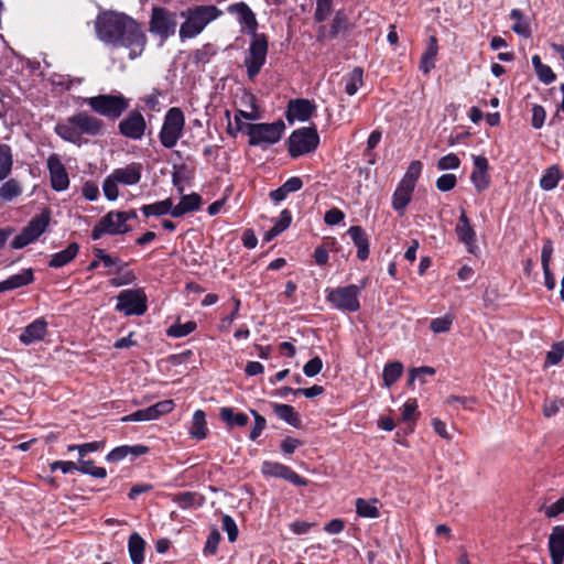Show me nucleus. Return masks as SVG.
I'll return each instance as SVG.
<instances>
[{"label":"nucleus","instance_id":"nucleus-41","mask_svg":"<svg viewBox=\"0 0 564 564\" xmlns=\"http://www.w3.org/2000/svg\"><path fill=\"white\" fill-rule=\"evenodd\" d=\"M377 500L368 501L362 498L356 500V512L359 517L376 519L380 516L379 509L376 506Z\"/></svg>","mask_w":564,"mask_h":564},{"label":"nucleus","instance_id":"nucleus-33","mask_svg":"<svg viewBox=\"0 0 564 564\" xmlns=\"http://www.w3.org/2000/svg\"><path fill=\"white\" fill-rule=\"evenodd\" d=\"M562 177L563 175L558 165H551L545 170L540 178V187L544 191H552L557 186Z\"/></svg>","mask_w":564,"mask_h":564},{"label":"nucleus","instance_id":"nucleus-18","mask_svg":"<svg viewBox=\"0 0 564 564\" xmlns=\"http://www.w3.org/2000/svg\"><path fill=\"white\" fill-rule=\"evenodd\" d=\"M47 167L51 176V184L55 191H64L68 187L69 178L65 166L62 164L57 154H52L47 159Z\"/></svg>","mask_w":564,"mask_h":564},{"label":"nucleus","instance_id":"nucleus-1","mask_svg":"<svg viewBox=\"0 0 564 564\" xmlns=\"http://www.w3.org/2000/svg\"><path fill=\"white\" fill-rule=\"evenodd\" d=\"M96 33L108 45L126 47L130 58L141 55L147 44V36L140 24L124 13L102 12L96 20Z\"/></svg>","mask_w":564,"mask_h":564},{"label":"nucleus","instance_id":"nucleus-37","mask_svg":"<svg viewBox=\"0 0 564 564\" xmlns=\"http://www.w3.org/2000/svg\"><path fill=\"white\" fill-rule=\"evenodd\" d=\"M403 373V365L400 361H392L384 366L382 378L383 386L390 388Z\"/></svg>","mask_w":564,"mask_h":564},{"label":"nucleus","instance_id":"nucleus-45","mask_svg":"<svg viewBox=\"0 0 564 564\" xmlns=\"http://www.w3.org/2000/svg\"><path fill=\"white\" fill-rule=\"evenodd\" d=\"M196 328V323L193 321H188L184 324H174L170 326L166 330L167 336L174 337V338H181L184 337L192 332H194Z\"/></svg>","mask_w":564,"mask_h":564},{"label":"nucleus","instance_id":"nucleus-55","mask_svg":"<svg viewBox=\"0 0 564 564\" xmlns=\"http://www.w3.org/2000/svg\"><path fill=\"white\" fill-rule=\"evenodd\" d=\"M456 176L454 174L447 173L441 175L436 181V187L441 192H448L453 189L456 185Z\"/></svg>","mask_w":564,"mask_h":564},{"label":"nucleus","instance_id":"nucleus-11","mask_svg":"<svg viewBox=\"0 0 564 564\" xmlns=\"http://www.w3.org/2000/svg\"><path fill=\"white\" fill-rule=\"evenodd\" d=\"M130 226L126 223V214L118 210H111L100 218L93 229V238L99 239L102 235H121L130 231Z\"/></svg>","mask_w":564,"mask_h":564},{"label":"nucleus","instance_id":"nucleus-14","mask_svg":"<svg viewBox=\"0 0 564 564\" xmlns=\"http://www.w3.org/2000/svg\"><path fill=\"white\" fill-rule=\"evenodd\" d=\"M174 409L173 400L160 401L149 408L138 410L121 417V422H145L159 419Z\"/></svg>","mask_w":564,"mask_h":564},{"label":"nucleus","instance_id":"nucleus-3","mask_svg":"<svg viewBox=\"0 0 564 564\" xmlns=\"http://www.w3.org/2000/svg\"><path fill=\"white\" fill-rule=\"evenodd\" d=\"M85 102L98 115L116 120L129 108L130 101L121 94L98 95L86 98Z\"/></svg>","mask_w":564,"mask_h":564},{"label":"nucleus","instance_id":"nucleus-54","mask_svg":"<svg viewBox=\"0 0 564 564\" xmlns=\"http://www.w3.org/2000/svg\"><path fill=\"white\" fill-rule=\"evenodd\" d=\"M564 356V343H556L546 355V364L556 365Z\"/></svg>","mask_w":564,"mask_h":564},{"label":"nucleus","instance_id":"nucleus-30","mask_svg":"<svg viewBox=\"0 0 564 564\" xmlns=\"http://www.w3.org/2000/svg\"><path fill=\"white\" fill-rule=\"evenodd\" d=\"M96 258L97 260H94L90 267L95 268L98 261H100L104 267L108 269V273H120L127 267L126 262H122L119 258L105 253L100 249L97 250Z\"/></svg>","mask_w":564,"mask_h":564},{"label":"nucleus","instance_id":"nucleus-29","mask_svg":"<svg viewBox=\"0 0 564 564\" xmlns=\"http://www.w3.org/2000/svg\"><path fill=\"white\" fill-rule=\"evenodd\" d=\"M145 541L138 533H132L128 541V550L132 564H142L144 561Z\"/></svg>","mask_w":564,"mask_h":564},{"label":"nucleus","instance_id":"nucleus-50","mask_svg":"<svg viewBox=\"0 0 564 564\" xmlns=\"http://www.w3.org/2000/svg\"><path fill=\"white\" fill-rule=\"evenodd\" d=\"M223 530L227 533L228 540L230 542H235L238 538V527L235 522V520L228 516L225 514L221 519Z\"/></svg>","mask_w":564,"mask_h":564},{"label":"nucleus","instance_id":"nucleus-40","mask_svg":"<svg viewBox=\"0 0 564 564\" xmlns=\"http://www.w3.org/2000/svg\"><path fill=\"white\" fill-rule=\"evenodd\" d=\"M219 414L221 420L226 422L229 426H245L249 421V417L246 413H235L231 408H221Z\"/></svg>","mask_w":564,"mask_h":564},{"label":"nucleus","instance_id":"nucleus-34","mask_svg":"<svg viewBox=\"0 0 564 564\" xmlns=\"http://www.w3.org/2000/svg\"><path fill=\"white\" fill-rule=\"evenodd\" d=\"M141 210H142V213L147 217H150V216H163V215H166V214H171L172 215L173 202H172L171 198H166L164 200L156 202L154 204L143 205L141 207Z\"/></svg>","mask_w":564,"mask_h":564},{"label":"nucleus","instance_id":"nucleus-48","mask_svg":"<svg viewBox=\"0 0 564 564\" xmlns=\"http://www.w3.org/2000/svg\"><path fill=\"white\" fill-rule=\"evenodd\" d=\"M333 9V0H316V9L314 13V19L316 22L325 21Z\"/></svg>","mask_w":564,"mask_h":564},{"label":"nucleus","instance_id":"nucleus-36","mask_svg":"<svg viewBox=\"0 0 564 564\" xmlns=\"http://www.w3.org/2000/svg\"><path fill=\"white\" fill-rule=\"evenodd\" d=\"M189 434L195 440H203L206 437L207 429H206V415H205L204 411L197 410L194 412Z\"/></svg>","mask_w":564,"mask_h":564},{"label":"nucleus","instance_id":"nucleus-31","mask_svg":"<svg viewBox=\"0 0 564 564\" xmlns=\"http://www.w3.org/2000/svg\"><path fill=\"white\" fill-rule=\"evenodd\" d=\"M273 412L291 426L297 427L301 423L300 416L292 405L275 403L273 404Z\"/></svg>","mask_w":564,"mask_h":564},{"label":"nucleus","instance_id":"nucleus-43","mask_svg":"<svg viewBox=\"0 0 564 564\" xmlns=\"http://www.w3.org/2000/svg\"><path fill=\"white\" fill-rule=\"evenodd\" d=\"M22 189L15 180L11 178L0 186V198L3 200H12L13 198L21 195Z\"/></svg>","mask_w":564,"mask_h":564},{"label":"nucleus","instance_id":"nucleus-16","mask_svg":"<svg viewBox=\"0 0 564 564\" xmlns=\"http://www.w3.org/2000/svg\"><path fill=\"white\" fill-rule=\"evenodd\" d=\"M228 13L235 15L243 30L251 36L258 34V21L256 14L245 2H237L228 6Z\"/></svg>","mask_w":564,"mask_h":564},{"label":"nucleus","instance_id":"nucleus-21","mask_svg":"<svg viewBox=\"0 0 564 564\" xmlns=\"http://www.w3.org/2000/svg\"><path fill=\"white\" fill-rule=\"evenodd\" d=\"M488 161L482 155L474 156V171L470 180L478 192L485 191L489 185Z\"/></svg>","mask_w":564,"mask_h":564},{"label":"nucleus","instance_id":"nucleus-15","mask_svg":"<svg viewBox=\"0 0 564 564\" xmlns=\"http://www.w3.org/2000/svg\"><path fill=\"white\" fill-rule=\"evenodd\" d=\"M261 470L263 475L275 477V478H282L295 486H306L307 480L303 477H301L299 474H296L293 469H291L289 466L275 463V462H264L262 464Z\"/></svg>","mask_w":564,"mask_h":564},{"label":"nucleus","instance_id":"nucleus-10","mask_svg":"<svg viewBox=\"0 0 564 564\" xmlns=\"http://www.w3.org/2000/svg\"><path fill=\"white\" fill-rule=\"evenodd\" d=\"M50 223L48 213H41L33 217L30 223L11 241L12 249H21L35 241L46 229Z\"/></svg>","mask_w":564,"mask_h":564},{"label":"nucleus","instance_id":"nucleus-20","mask_svg":"<svg viewBox=\"0 0 564 564\" xmlns=\"http://www.w3.org/2000/svg\"><path fill=\"white\" fill-rule=\"evenodd\" d=\"M113 178L122 185H135L141 180V163L132 162L124 167L115 169L111 172Z\"/></svg>","mask_w":564,"mask_h":564},{"label":"nucleus","instance_id":"nucleus-49","mask_svg":"<svg viewBox=\"0 0 564 564\" xmlns=\"http://www.w3.org/2000/svg\"><path fill=\"white\" fill-rule=\"evenodd\" d=\"M118 275L112 278L109 282L112 286H122L132 283L135 280V275L131 270L128 269V265L120 272Z\"/></svg>","mask_w":564,"mask_h":564},{"label":"nucleus","instance_id":"nucleus-23","mask_svg":"<svg viewBox=\"0 0 564 564\" xmlns=\"http://www.w3.org/2000/svg\"><path fill=\"white\" fill-rule=\"evenodd\" d=\"M347 234L357 247V257L365 261L369 257V239L366 231L360 226H351Z\"/></svg>","mask_w":564,"mask_h":564},{"label":"nucleus","instance_id":"nucleus-28","mask_svg":"<svg viewBox=\"0 0 564 564\" xmlns=\"http://www.w3.org/2000/svg\"><path fill=\"white\" fill-rule=\"evenodd\" d=\"M414 188L405 185L403 183H399L392 196V207L400 214L403 215L405 207L409 205L412 198V193Z\"/></svg>","mask_w":564,"mask_h":564},{"label":"nucleus","instance_id":"nucleus-56","mask_svg":"<svg viewBox=\"0 0 564 564\" xmlns=\"http://www.w3.org/2000/svg\"><path fill=\"white\" fill-rule=\"evenodd\" d=\"M323 368V361L319 357H314L311 360H308L304 367L303 372L306 377H315L321 372Z\"/></svg>","mask_w":564,"mask_h":564},{"label":"nucleus","instance_id":"nucleus-9","mask_svg":"<svg viewBox=\"0 0 564 564\" xmlns=\"http://www.w3.org/2000/svg\"><path fill=\"white\" fill-rule=\"evenodd\" d=\"M364 285L355 284L332 289L327 293V300L337 310L357 312L360 308L359 295Z\"/></svg>","mask_w":564,"mask_h":564},{"label":"nucleus","instance_id":"nucleus-39","mask_svg":"<svg viewBox=\"0 0 564 564\" xmlns=\"http://www.w3.org/2000/svg\"><path fill=\"white\" fill-rule=\"evenodd\" d=\"M73 469H77L96 478H105L107 476V471L104 467H95L93 460H86L84 457H79L77 464L73 463Z\"/></svg>","mask_w":564,"mask_h":564},{"label":"nucleus","instance_id":"nucleus-63","mask_svg":"<svg viewBox=\"0 0 564 564\" xmlns=\"http://www.w3.org/2000/svg\"><path fill=\"white\" fill-rule=\"evenodd\" d=\"M344 217L345 215L340 209L332 208L326 212L324 216V221L329 226H334L339 224L344 219Z\"/></svg>","mask_w":564,"mask_h":564},{"label":"nucleus","instance_id":"nucleus-27","mask_svg":"<svg viewBox=\"0 0 564 564\" xmlns=\"http://www.w3.org/2000/svg\"><path fill=\"white\" fill-rule=\"evenodd\" d=\"M455 230L458 239L468 247L469 251H471V246L476 240V234L464 210L459 216Z\"/></svg>","mask_w":564,"mask_h":564},{"label":"nucleus","instance_id":"nucleus-62","mask_svg":"<svg viewBox=\"0 0 564 564\" xmlns=\"http://www.w3.org/2000/svg\"><path fill=\"white\" fill-rule=\"evenodd\" d=\"M553 254V243L550 239H546L541 250V264L542 269L550 268V263Z\"/></svg>","mask_w":564,"mask_h":564},{"label":"nucleus","instance_id":"nucleus-5","mask_svg":"<svg viewBox=\"0 0 564 564\" xmlns=\"http://www.w3.org/2000/svg\"><path fill=\"white\" fill-rule=\"evenodd\" d=\"M177 15L175 12L163 7H153L149 22V31L159 36L162 41H166L176 32Z\"/></svg>","mask_w":564,"mask_h":564},{"label":"nucleus","instance_id":"nucleus-64","mask_svg":"<svg viewBox=\"0 0 564 564\" xmlns=\"http://www.w3.org/2000/svg\"><path fill=\"white\" fill-rule=\"evenodd\" d=\"M562 512H564V500H563V498H560L554 503H552V505H550V506L544 508V513H545V516L547 518L557 517Z\"/></svg>","mask_w":564,"mask_h":564},{"label":"nucleus","instance_id":"nucleus-26","mask_svg":"<svg viewBox=\"0 0 564 564\" xmlns=\"http://www.w3.org/2000/svg\"><path fill=\"white\" fill-rule=\"evenodd\" d=\"M33 271L31 269H24L18 274H13L8 279L0 282V293L19 289L33 282Z\"/></svg>","mask_w":564,"mask_h":564},{"label":"nucleus","instance_id":"nucleus-59","mask_svg":"<svg viewBox=\"0 0 564 564\" xmlns=\"http://www.w3.org/2000/svg\"><path fill=\"white\" fill-rule=\"evenodd\" d=\"M546 117L545 109L540 105H534L532 108L531 124L534 129H541L544 124Z\"/></svg>","mask_w":564,"mask_h":564},{"label":"nucleus","instance_id":"nucleus-17","mask_svg":"<svg viewBox=\"0 0 564 564\" xmlns=\"http://www.w3.org/2000/svg\"><path fill=\"white\" fill-rule=\"evenodd\" d=\"M102 128V121L87 112H79L73 116V134L78 132L88 135H97L101 132ZM73 143H75L74 138Z\"/></svg>","mask_w":564,"mask_h":564},{"label":"nucleus","instance_id":"nucleus-38","mask_svg":"<svg viewBox=\"0 0 564 564\" xmlns=\"http://www.w3.org/2000/svg\"><path fill=\"white\" fill-rule=\"evenodd\" d=\"M13 165L11 148L8 144H0V182L9 176Z\"/></svg>","mask_w":564,"mask_h":564},{"label":"nucleus","instance_id":"nucleus-25","mask_svg":"<svg viewBox=\"0 0 564 564\" xmlns=\"http://www.w3.org/2000/svg\"><path fill=\"white\" fill-rule=\"evenodd\" d=\"M202 197L198 194L192 193L189 195H183L180 203L176 206H173L172 217H182L187 213L199 209Z\"/></svg>","mask_w":564,"mask_h":564},{"label":"nucleus","instance_id":"nucleus-57","mask_svg":"<svg viewBox=\"0 0 564 564\" xmlns=\"http://www.w3.org/2000/svg\"><path fill=\"white\" fill-rule=\"evenodd\" d=\"M347 18L341 11H337L332 24H330V35L335 37L341 30L346 28Z\"/></svg>","mask_w":564,"mask_h":564},{"label":"nucleus","instance_id":"nucleus-47","mask_svg":"<svg viewBox=\"0 0 564 564\" xmlns=\"http://www.w3.org/2000/svg\"><path fill=\"white\" fill-rule=\"evenodd\" d=\"M118 184L112 174L110 173L102 183L104 195L108 200H116L119 196Z\"/></svg>","mask_w":564,"mask_h":564},{"label":"nucleus","instance_id":"nucleus-44","mask_svg":"<svg viewBox=\"0 0 564 564\" xmlns=\"http://www.w3.org/2000/svg\"><path fill=\"white\" fill-rule=\"evenodd\" d=\"M421 172L422 163L420 161H412L400 182L414 188Z\"/></svg>","mask_w":564,"mask_h":564},{"label":"nucleus","instance_id":"nucleus-6","mask_svg":"<svg viewBox=\"0 0 564 564\" xmlns=\"http://www.w3.org/2000/svg\"><path fill=\"white\" fill-rule=\"evenodd\" d=\"M246 128L251 145H270L281 139L285 126L280 120L272 123L247 124Z\"/></svg>","mask_w":564,"mask_h":564},{"label":"nucleus","instance_id":"nucleus-8","mask_svg":"<svg viewBox=\"0 0 564 564\" xmlns=\"http://www.w3.org/2000/svg\"><path fill=\"white\" fill-rule=\"evenodd\" d=\"M319 143L315 127H304L292 132L289 138V153L296 158L313 152Z\"/></svg>","mask_w":564,"mask_h":564},{"label":"nucleus","instance_id":"nucleus-53","mask_svg":"<svg viewBox=\"0 0 564 564\" xmlns=\"http://www.w3.org/2000/svg\"><path fill=\"white\" fill-rule=\"evenodd\" d=\"M460 164V160L459 158L454 154V153H449L445 156H442L438 162H437V167L442 171H445V170H455L459 166Z\"/></svg>","mask_w":564,"mask_h":564},{"label":"nucleus","instance_id":"nucleus-22","mask_svg":"<svg viewBox=\"0 0 564 564\" xmlns=\"http://www.w3.org/2000/svg\"><path fill=\"white\" fill-rule=\"evenodd\" d=\"M549 547L552 558V564H563L564 562V525H557L553 529L550 539Z\"/></svg>","mask_w":564,"mask_h":564},{"label":"nucleus","instance_id":"nucleus-52","mask_svg":"<svg viewBox=\"0 0 564 564\" xmlns=\"http://www.w3.org/2000/svg\"><path fill=\"white\" fill-rule=\"evenodd\" d=\"M251 413L254 417V425H253L252 430L250 431L249 438L251 441H256L261 435L262 431L265 429L267 421L257 411L251 410Z\"/></svg>","mask_w":564,"mask_h":564},{"label":"nucleus","instance_id":"nucleus-35","mask_svg":"<svg viewBox=\"0 0 564 564\" xmlns=\"http://www.w3.org/2000/svg\"><path fill=\"white\" fill-rule=\"evenodd\" d=\"M364 70L360 67H355L349 74L344 77L345 91L349 96H354L360 86L364 84Z\"/></svg>","mask_w":564,"mask_h":564},{"label":"nucleus","instance_id":"nucleus-58","mask_svg":"<svg viewBox=\"0 0 564 564\" xmlns=\"http://www.w3.org/2000/svg\"><path fill=\"white\" fill-rule=\"evenodd\" d=\"M70 261V246L66 247L62 252L55 253L51 261L50 267L59 268Z\"/></svg>","mask_w":564,"mask_h":564},{"label":"nucleus","instance_id":"nucleus-24","mask_svg":"<svg viewBox=\"0 0 564 564\" xmlns=\"http://www.w3.org/2000/svg\"><path fill=\"white\" fill-rule=\"evenodd\" d=\"M47 324L43 319H35L29 324L20 335V340L25 345H31L43 339L46 333Z\"/></svg>","mask_w":564,"mask_h":564},{"label":"nucleus","instance_id":"nucleus-13","mask_svg":"<svg viewBox=\"0 0 564 564\" xmlns=\"http://www.w3.org/2000/svg\"><path fill=\"white\" fill-rule=\"evenodd\" d=\"M119 132L131 140H141L147 130V121L139 110H132L118 124Z\"/></svg>","mask_w":564,"mask_h":564},{"label":"nucleus","instance_id":"nucleus-61","mask_svg":"<svg viewBox=\"0 0 564 564\" xmlns=\"http://www.w3.org/2000/svg\"><path fill=\"white\" fill-rule=\"evenodd\" d=\"M220 538L221 536H220L219 531L214 529L207 538L205 549H204L205 553L215 554L217 552V547H218Z\"/></svg>","mask_w":564,"mask_h":564},{"label":"nucleus","instance_id":"nucleus-7","mask_svg":"<svg viewBox=\"0 0 564 564\" xmlns=\"http://www.w3.org/2000/svg\"><path fill=\"white\" fill-rule=\"evenodd\" d=\"M268 54V37L263 33L251 35L248 54L245 57V66L249 78L257 76L265 63Z\"/></svg>","mask_w":564,"mask_h":564},{"label":"nucleus","instance_id":"nucleus-51","mask_svg":"<svg viewBox=\"0 0 564 564\" xmlns=\"http://www.w3.org/2000/svg\"><path fill=\"white\" fill-rule=\"evenodd\" d=\"M562 406H564V399L553 398L546 400L543 404V414L546 417H552L557 414Z\"/></svg>","mask_w":564,"mask_h":564},{"label":"nucleus","instance_id":"nucleus-46","mask_svg":"<svg viewBox=\"0 0 564 564\" xmlns=\"http://www.w3.org/2000/svg\"><path fill=\"white\" fill-rule=\"evenodd\" d=\"M453 321V316L446 314L442 317L433 318L430 323V328L435 334L446 333L451 329Z\"/></svg>","mask_w":564,"mask_h":564},{"label":"nucleus","instance_id":"nucleus-2","mask_svg":"<svg viewBox=\"0 0 564 564\" xmlns=\"http://www.w3.org/2000/svg\"><path fill=\"white\" fill-rule=\"evenodd\" d=\"M220 14L221 11L213 4L195 6L182 11L181 17L184 19V22L178 30L180 40L184 42L198 36Z\"/></svg>","mask_w":564,"mask_h":564},{"label":"nucleus","instance_id":"nucleus-32","mask_svg":"<svg viewBox=\"0 0 564 564\" xmlns=\"http://www.w3.org/2000/svg\"><path fill=\"white\" fill-rule=\"evenodd\" d=\"M437 54V42L435 37H431L430 42L421 57L420 69L424 74H429L435 67V56Z\"/></svg>","mask_w":564,"mask_h":564},{"label":"nucleus","instance_id":"nucleus-12","mask_svg":"<svg viewBox=\"0 0 564 564\" xmlns=\"http://www.w3.org/2000/svg\"><path fill=\"white\" fill-rule=\"evenodd\" d=\"M116 310L126 315H142L147 311L145 293L142 290L121 291Z\"/></svg>","mask_w":564,"mask_h":564},{"label":"nucleus","instance_id":"nucleus-19","mask_svg":"<svg viewBox=\"0 0 564 564\" xmlns=\"http://www.w3.org/2000/svg\"><path fill=\"white\" fill-rule=\"evenodd\" d=\"M315 105L307 99L291 100L288 106L286 119L289 122L306 121L315 110Z\"/></svg>","mask_w":564,"mask_h":564},{"label":"nucleus","instance_id":"nucleus-4","mask_svg":"<svg viewBox=\"0 0 564 564\" xmlns=\"http://www.w3.org/2000/svg\"><path fill=\"white\" fill-rule=\"evenodd\" d=\"M184 127L185 117L183 111L177 107L169 109L159 133L161 144L166 149L174 148L183 135Z\"/></svg>","mask_w":564,"mask_h":564},{"label":"nucleus","instance_id":"nucleus-60","mask_svg":"<svg viewBox=\"0 0 564 564\" xmlns=\"http://www.w3.org/2000/svg\"><path fill=\"white\" fill-rule=\"evenodd\" d=\"M535 73L538 78L545 85H549L556 79L554 72L545 64H542L538 69H535Z\"/></svg>","mask_w":564,"mask_h":564},{"label":"nucleus","instance_id":"nucleus-42","mask_svg":"<svg viewBox=\"0 0 564 564\" xmlns=\"http://www.w3.org/2000/svg\"><path fill=\"white\" fill-rule=\"evenodd\" d=\"M510 18L514 21L512 25V31L522 36H530V25L523 19V14L519 9H512L510 12Z\"/></svg>","mask_w":564,"mask_h":564}]
</instances>
